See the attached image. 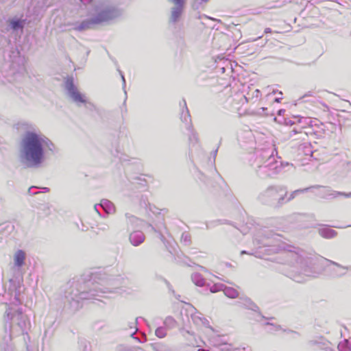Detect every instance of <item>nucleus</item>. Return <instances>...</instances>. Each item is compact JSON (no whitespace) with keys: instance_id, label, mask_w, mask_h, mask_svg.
<instances>
[{"instance_id":"1","label":"nucleus","mask_w":351,"mask_h":351,"mask_svg":"<svg viewBox=\"0 0 351 351\" xmlns=\"http://www.w3.org/2000/svg\"><path fill=\"white\" fill-rule=\"evenodd\" d=\"M46 140V138L33 132L25 134L22 145L25 158L29 166H38L43 162Z\"/></svg>"},{"instance_id":"2","label":"nucleus","mask_w":351,"mask_h":351,"mask_svg":"<svg viewBox=\"0 0 351 351\" xmlns=\"http://www.w3.org/2000/svg\"><path fill=\"white\" fill-rule=\"evenodd\" d=\"M119 15L120 12L117 9L109 8L99 12L96 16L82 21L77 29L79 30L90 29L96 25L114 19Z\"/></svg>"},{"instance_id":"3","label":"nucleus","mask_w":351,"mask_h":351,"mask_svg":"<svg viewBox=\"0 0 351 351\" xmlns=\"http://www.w3.org/2000/svg\"><path fill=\"white\" fill-rule=\"evenodd\" d=\"M69 91L70 93L71 96L73 99V100L76 102L80 103H85L86 99H84V95H82L74 87V86L71 84L70 87L69 88Z\"/></svg>"},{"instance_id":"4","label":"nucleus","mask_w":351,"mask_h":351,"mask_svg":"<svg viewBox=\"0 0 351 351\" xmlns=\"http://www.w3.org/2000/svg\"><path fill=\"white\" fill-rule=\"evenodd\" d=\"M143 239V234L140 232H133L130 235V241L134 245H138V244L141 243Z\"/></svg>"},{"instance_id":"5","label":"nucleus","mask_w":351,"mask_h":351,"mask_svg":"<svg viewBox=\"0 0 351 351\" xmlns=\"http://www.w3.org/2000/svg\"><path fill=\"white\" fill-rule=\"evenodd\" d=\"M25 258V254L23 251L18 250L14 255L15 265L18 267H21L24 264Z\"/></svg>"},{"instance_id":"6","label":"nucleus","mask_w":351,"mask_h":351,"mask_svg":"<svg viewBox=\"0 0 351 351\" xmlns=\"http://www.w3.org/2000/svg\"><path fill=\"white\" fill-rule=\"evenodd\" d=\"M183 8L184 7L176 6V8L173 9L171 12V19L173 21H176L179 19L182 14Z\"/></svg>"},{"instance_id":"7","label":"nucleus","mask_w":351,"mask_h":351,"mask_svg":"<svg viewBox=\"0 0 351 351\" xmlns=\"http://www.w3.org/2000/svg\"><path fill=\"white\" fill-rule=\"evenodd\" d=\"M10 24H11V26H12V28L13 29H17L18 28H22L23 27V25H22V21H10Z\"/></svg>"},{"instance_id":"8","label":"nucleus","mask_w":351,"mask_h":351,"mask_svg":"<svg viewBox=\"0 0 351 351\" xmlns=\"http://www.w3.org/2000/svg\"><path fill=\"white\" fill-rule=\"evenodd\" d=\"M170 2L173 3L176 6L184 7L185 0H169Z\"/></svg>"},{"instance_id":"9","label":"nucleus","mask_w":351,"mask_h":351,"mask_svg":"<svg viewBox=\"0 0 351 351\" xmlns=\"http://www.w3.org/2000/svg\"><path fill=\"white\" fill-rule=\"evenodd\" d=\"M326 233L324 236L326 237H332L335 235V232L334 230L328 229L326 230H323L322 234Z\"/></svg>"},{"instance_id":"10","label":"nucleus","mask_w":351,"mask_h":351,"mask_svg":"<svg viewBox=\"0 0 351 351\" xmlns=\"http://www.w3.org/2000/svg\"><path fill=\"white\" fill-rule=\"evenodd\" d=\"M336 195H338V196H343L344 197H351V193H343V192H337L336 193Z\"/></svg>"},{"instance_id":"11","label":"nucleus","mask_w":351,"mask_h":351,"mask_svg":"<svg viewBox=\"0 0 351 351\" xmlns=\"http://www.w3.org/2000/svg\"><path fill=\"white\" fill-rule=\"evenodd\" d=\"M264 32H265V34L271 33V29L270 28H269V27L265 28V29Z\"/></svg>"},{"instance_id":"12","label":"nucleus","mask_w":351,"mask_h":351,"mask_svg":"<svg viewBox=\"0 0 351 351\" xmlns=\"http://www.w3.org/2000/svg\"><path fill=\"white\" fill-rule=\"evenodd\" d=\"M161 335V332H159V335H158V337H160V338H162V336H160Z\"/></svg>"},{"instance_id":"13","label":"nucleus","mask_w":351,"mask_h":351,"mask_svg":"<svg viewBox=\"0 0 351 351\" xmlns=\"http://www.w3.org/2000/svg\"><path fill=\"white\" fill-rule=\"evenodd\" d=\"M161 335V332H159V335H158V337H160V338H162V336H160Z\"/></svg>"},{"instance_id":"14","label":"nucleus","mask_w":351,"mask_h":351,"mask_svg":"<svg viewBox=\"0 0 351 351\" xmlns=\"http://www.w3.org/2000/svg\"><path fill=\"white\" fill-rule=\"evenodd\" d=\"M161 335V332H159V335H158V337H160V338H162V336H160Z\"/></svg>"}]
</instances>
